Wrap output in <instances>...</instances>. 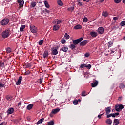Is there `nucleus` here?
<instances>
[{
    "label": "nucleus",
    "instance_id": "obj_43",
    "mask_svg": "<svg viewBox=\"0 0 125 125\" xmlns=\"http://www.w3.org/2000/svg\"><path fill=\"white\" fill-rule=\"evenodd\" d=\"M43 12H44V13L46 14V13H49L50 11L49 10H48L47 9H46L43 11Z\"/></svg>",
    "mask_w": 125,
    "mask_h": 125
},
{
    "label": "nucleus",
    "instance_id": "obj_18",
    "mask_svg": "<svg viewBox=\"0 0 125 125\" xmlns=\"http://www.w3.org/2000/svg\"><path fill=\"white\" fill-rule=\"evenodd\" d=\"M75 30H80L82 29V25L78 24L74 27Z\"/></svg>",
    "mask_w": 125,
    "mask_h": 125
},
{
    "label": "nucleus",
    "instance_id": "obj_39",
    "mask_svg": "<svg viewBox=\"0 0 125 125\" xmlns=\"http://www.w3.org/2000/svg\"><path fill=\"white\" fill-rule=\"evenodd\" d=\"M6 99H7V100H11V96H6Z\"/></svg>",
    "mask_w": 125,
    "mask_h": 125
},
{
    "label": "nucleus",
    "instance_id": "obj_35",
    "mask_svg": "<svg viewBox=\"0 0 125 125\" xmlns=\"http://www.w3.org/2000/svg\"><path fill=\"white\" fill-rule=\"evenodd\" d=\"M87 95V94H86V93L85 92V91H82V92L81 93L82 96H86Z\"/></svg>",
    "mask_w": 125,
    "mask_h": 125
},
{
    "label": "nucleus",
    "instance_id": "obj_24",
    "mask_svg": "<svg viewBox=\"0 0 125 125\" xmlns=\"http://www.w3.org/2000/svg\"><path fill=\"white\" fill-rule=\"evenodd\" d=\"M57 3L60 6H62L63 5V2L61 1V0H57Z\"/></svg>",
    "mask_w": 125,
    "mask_h": 125
},
{
    "label": "nucleus",
    "instance_id": "obj_57",
    "mask_svg": "<svg viewBox=\"0 0 125 125\" xmlns=\"http://www.w3.org/2000/svg\"><path fill=\"white\" fill-rule=\"evenodd\" d=\"M118 19H119V18H118L117 17H114L113 18V20L116 21V20H118Z\"/></svg>",
    "mask_w": 125,
    "mask_h": 125
},
{
    "label": "nucleus",
    "instance_id": "obj_29",
    "mask_svg": "<svg viewBox=\"0 0 125 125\" xmlns=\"http://www.w3.org/2000/svg\"><path fill=\"white\" fill-rule=\"evenodd\" d=\"M25 25H22L20 28V32H23L24 29H25Z\"/></svg>",
    "mask_w": 125,
    "mask_h": 125
},
{
    "label": "nucleus",
    "instance_id": "obj_42",
    "mask_svg": "<svg viewBox=\"0 0 125 125\" xmlns=\"http://www.w3.org/2000/svg\"><path fill=\"white\" fill-rule=\"evenodd\" d=\"M121 26H122V27L125 26V21H123L121 22L120 23Z\"/></svg>",
    "mask_w": 125,
    "mask_h": 125
},
{
    "label": "nucleus",
    "instance_id": "obj_25",
    "mask_svg": "<svg viewBox=\"0 0 125 125\" xmlns=\"http://www.w3.org/2000/svg\"><path fill=\"white\" fill-rule=\"evenodd\" d=\"M64 38L65 40H69V39H70V35H69L68 33H65L64 35Z\"/></svg>",
    "mask_w": 125,
    "mask_h": 125
},
{
    "label": "nucleus",
    "instance_id": "obj_37",
    "mask_svg": "<svg viewBox=\"0 0 125 125\" xmlns=\"http://www.w3.org/2000/svg\"><path fill=\"white\" fill-rule=\"evenodd\" d=\"M78 103H79V101L77 100H75L73 101V104L74 105H78Z\"/></svg>",
    "mask_w": 125,
    "mask_h": 125
},
{
    "label": "nucleus",
    "instance_id": "obj_10",
    "mask_svg": "<svg viewBox=\"0 0 125 125\" xmlns=\"http://www.w3.org/2000/svg\"><path fill=\"white\" fill-rule=\"evenodd\" d=\"M23 77L22 76H20L18 81L16 83V84L17 85H20L21 84V82H22V80Z\"/></svg>",
    "mask_w": 125,
    "mask_h": 125
},
{
    "label": "nucleus",
    "instance_id": "obj_51",
    "mask_svg": "<svg viewBox=\"0 0 125 125\" xmlns=\"http://www.w3.org/2000/svg\"><path fill=\"white\" fill-rule=\"evenodd\" d=\"M110 52H111V53H115V52H116V50L114 51L113 49H111L110 50Z\"/></svg>",
    "mask_w": 125,
    "mask_h": 125
},
{
    "label": "nucleus",
    "instance_id": "obj_53",
    "mask_svg": "<svg viewBox=\"0 0 125 125\" xmlns=\"http://www.w3.org/2000/svg\"><path fill=\"white\" fill-rule=\"evenodd\" d=\"M18 106H22V102L20 101V102L18 104Z\"/></svg>",
    "mask_w": 125,
    "mask_h": 125
},
{
    "label": "nucleus",
    "instance_id": "obj_38",
    "mask_svg": "<svg viewBox=\"0 0 125 125\" xmlns=\"http://www.w3.org/2000/svg\"><path fill=\"white\" fill-rule=\"evenodd\" d=\"M43 43V40H41L39 42V45H42Z\"/></svg>",
    "mask_w": 125,
    "mask_h": 125
},
{
    "label": "nucleus",
    "instance_id": "obj_27",
    "mask_svg": "<svg viewBox=\"0 0 125 125\" xmlns=\"http://www.w3.org/2000/svg\"><path fill=\"white\" fill-rule=\"evenodd\" d=\"M44 4H45V7H46V8H49L50 6H49V4H48V2H47V1H44Z\"/></svg>",
    "mask_w": 125,
    "mask_h": 125
},
{
    "label": "nucleus",
    "instance_id": "obj_47",
    "mask_svg": "<svg viewBox=\"0 0 125 125\" xmlns=\"http://www.w3.org/2000/svg\"><path fill=\"white\" fill-rule=\"evenodd\" d=\"M4 86V83L0 82V87H3Z\"/></svg>",
    "mask_w": 125,
    "mask_h": 125
},
{
    "label": "nucleus",
    "instance_id": "obj_8",
    "mask_svg": "<svg viewBox=\"0 0 125 125\" xmlns=\"http://www.w3.org/2000/svg\"><path fill=\"white\" fill-rule=\"evenodd\" d=\"M18 3L19 4V7H23L24 6V0H18Z\"/></svg>",
    "mask_w": 125,
    "mask_h": 125
},
{
    "label": "nucleus",
    "instance_id": "obj_20",
    "mask_svg": "<svg viewBox=\"0 0 125 125\" xmlns=\"http://www.w3.org/2000/svg\"><path fill=\"white\" fill-rule=\"evenodd\" d=\"M105 123L107 125H112V123H113V121H112V120L110 119H108L105 121Z\"/></svg>",
    "mask_w": 125,
    "mask_h": 125
},
{
    "label": "nucleus",
    "instance_id": "obj_59",
    "mask_svg": "<svg viewBox=\"0 0 125 125\" xmlns=\"http://www.w3.org/2000/svg\"><path fill=\"white\" fill-rule=\"evenodd\" d=\"M114 114L115 115V116H119V115H120V113H119V112H117V113H115Z\"/></svg>",
    "mask_w": 125,
    "mask_h": 125
},
{
    "label": "nucleus",
    "instance_id": "obj_30",
    "mask_svg": "<svg viewBox=\"0 0 125 125\" xmlns=\"http://www.w3.org/2000/svg\"><path fill=\"white\" fill-rule=\"evenodd\" d=\"M69 48H70V49H74V48H76V46L75 45V44H71V45H70L69 46Z\"/></svg>",
    "mask_w": 125,
    "mask_h": 125
},
{
    "label": "nucleus",
    "instance_id": "obj_50",
    "mask_svg": "<svg viewBox=\"0 0 125 125\" xmlns=\"http://www.w3.org/2000/svg\"><path fill=\"white\" fill-rule=\"evenodd\" d=\"M84 56L85 57H89V53H86L84 54Z\"/></svg>",
    "mask_w": 125,
    "mask_h": 125
},
{
    "label": "nucleus",
    "instance_id": "obj_31",
    "mask_svg": "<svg viewBox=\"0 0 125 125\" xmlns=\"http://www.w3.org/2000/svg\"><path fill=\"white\" fill-rule=\"evenodd\" d=\"M47 125H54V121H51L50 122H47Z\"/></svg>",
    "mask_w": 125,
    "mask_h": 125
},
{
    "label": "nucleus",
    "instance_id": "obj_16",
    "mask_svg": "<svg viewBox=\"0 0 125 125\" xmlns=\"http://www.w3.org/2000/svg\"><path fill=\"white\" fill-rule=\"evenodd\" d=\"M90 35L92 38H96V37H97V32L94 31L91 32Z\"/></svg>",
    "mask_w": 125,
    "mask_h": 125
},
{
    "label": "nucleus",
    "instance_id": "obj_62",
    "mask_svg": "<svg viewBox=\"0 0 125 125\" xmlns=\"http://www.w3.org/2000/svg\"><path fill=\"white\" fill-rule=\"evenodd\" d=\"M30 74V72H28L27 73H26V75H29Z\"/></svg>",
    "mask_w": 125,
    "mask_h": 125
},
{
    "label": "nucleus",
    "instance_id": "obj_28",
    "mask_svg": "<svg viewBox=\"0 0 125 125\" xmlns=\"http://www.w3.org/2000/svg\"><path fill=\"white\" fill-rule=\"evenodd\" d=\"M36 5H37V3H36V2L33 1L31 2V7L34 8L35 7V6H36Z\"/></svg>",
    "mask_w": 125,
    "mask_h": 125
},
{
    "label": "nucleus",
    "instance_id": "obj_12",
    "mask_svg": "<svg viewBox=\"0 0 125 125\" xmlns=\"http://www.w3.org/2000/svg\"><path fill=\"white\" fill-rule=\"evenodd\" d=\"M13 112H14V109H13V108H10L7 111L8 115H11V114H13Z\"/></svg>",
    "mask_w": 125,
    "mask_h": 125
},
{
    "label": "nucleus",
    "instance_id": "obj_32",
    "mask_svg": "<svg viewBox=\"0 0 125 125\" xmlns=\"http://www.w3.org/2000/svg\"><path fill=\"white\" fill-rule=\"evenodd\" d=\"M6 51L7 53H10L11 52V48H10V47H7L6 49Z\"/></svg>",
    "mask_w": 125,
    "mask_h": 125
},
{
    "label": "nucleus",
    "instance_id": "obj_40",
    "mask_svg": "<svg viewBox=\"0 0 125 125\" xmlns=\"http://www.w3.org/2000/svg\"><path fill=\"white\" fill-rule=\"evenodd\" d=\"M108 43H109V45H108V47H111V46L113 45V42H111V41H110L108 42Z\"/></svg>",
    "mask_w": 125,
    "mask_h": 125
},
{
    "label": "nucleus",
    "instance_id": "obj_4",
    "mask_svg": "<svg viewBox=\"0 0 125 125\" xmlns=\"http://www.w3.org/2000/svg\"><path fill=\"white\" fill-rule=\"evenodd\" d=\"M30 31L33 34H36L38 32V28L35 25L32 24L30 25Z\"/></svg>",
    "mask_w": 125,
    "mask_h": 125
},
{
    "label": "nucleus",
    "instance_id": "obj_36",
    "mask_svg": "<svg viewBox=\"0 0 125 125\" xmlns=\"http://www.w3.org/2000/svg\"><path fill=\"white\" fill-rule=\"evenodd\" d=\"M88 21V19H87V18H86V17H84V18L83 19V21L85 23H86Z\"/></svg>",
    "mask_w": 125,
    "mask_h": 125
},
{
    "label": "nucleus",
    "instance_id": "obj_21",
    "mask_svg": "<svg viewBox=\"0 0 125 125\" xmlns=\"http://www.w3.org/2000/svg\"><path fill=\"white\" fill-rule=\"evenodd\" d=\"M48 56V51H45L44 52V53L43 54V58H46Z\"/></svg>",
    "mask_w": 125,
    "mask_h": 125
},
{
    "label": "nucleus",
    "instance_id": "obj_58",
    "mask_svg": "<svg viewBox=\"0 0 125 125\" xmlns=\"http://www.w3.org/2000/svg\"><path fill=\"white\" fill-rule=\"evenodd\" d=\"M117 29H118V27L114 26L113 28H112V30H117Z\"/></svg>",
    "mask_w": 125,
    "mask_h": 125
},
{
    "label": "nucleus",
    "instance_id": "obj_22",
    "mask_svg": "<svg viewBox=\"0 0 125 125\" xmlns=\"http://www.w3.org/2000/svg\"><path fill=\"white\" fill-rule=\"evenodd\" d=\"M98 84V81H96L95 82L91 83L92 87H95V86H97Z\"/></svg>",
    "mask_w": 125,
    "mask_h": 125
},
{
    "label": "nucleus",
    "instance_id": "obj_13",
    "mask_svg": "<svg viewBox=\"0 0 125 125\" xmlns=\"http://www.w3.org/2000/svg\"><path fill=\"white\" fill-rule=\"evenodd\" d=\"M60 111V109L59 108H56L52 110L51 114H54V115H55V114H57L58 112Z\"/></svg>",
    "mask_w": 125,
    "mask_h": 125
},
{
    "label": "nucleus",
    "instance_id": "obj_52",
    "mask_svg": "<svg viewBox=\"0 0 125 125\" xmlns=\"http://www.w3.org/2000/svg\"><path fill=\"white\" fill-rule=\"evenodd\" d=\"M106 115H107L106 118H110L112 117V113L110 114H106Z\"/></svg>",
    "mask_w": 125,
    "mask_h": 125
},
{
    "label": "nucleus",
    "instance_id": "obj_15",
    "mask_svg": "<svg viewBox=\"0 0 125 125\" xmlns=\"http://www.w3.org/2000/svg\"><path fill=\"white\" fill-rule=\"evenodd\" d=\"M33 107H34V104H29L26 107V109L28 111H30V110H32V109H33Z\"/></svg>",
    "mask_w": 125,
    "mask_h": 125
},
{
    "label": "nucleus",
    "instance_id": "obj_17",
    "mask_svg": "<svg viewBox=\"0 0 125 125\" xmlns=\"http://www.w3.org/2000/svg\"><path fill=\"white\" fill-rule=\"evenodd\" d=\"M86 43H87V41L83 40L80 43V44L81 46H84Z\"/></svg>",
    "mask_w": 125,
    "mask_h": 125
},
{
    "label": "nucleus",
    "instance_id": "obj_11",
    "mask_svg": "<svg viewBox=\"0 0 125 125\" xmlns=\"http://www.w3.org/2000/svg\"><path fill=\"white\" fill-rule=\"evenodd\" d=\"M98 33L100 35H101V34H103L104 33V28L102 27H99L98 29Z\"/></svg>",
    "mask_w": 125,
    "mask_h": 125
},
{
    "label": "nucleus",
    "instance_id": "obj_45",
    "mask_svg": "<svg viewBox=\"0 0 125 125\" xmlns=\"http://www.w3.org/2000/svg\"><path fill=\"white\" fill-rule=\"evenodd\" d=\"M61 43H62V44H64V43H66V40L65 39L62 40Z\"/></svg>",
    "mask_w": 125,
    "mask_h": 125
},
{
    "label": "nucleus",
    "instance_id": "obj_46",
    "mask_svg": "<svg viewBox=\"0 0 125 125\" xmlns=\"http://www.w3.org/2000/svg\"><path fill=\"white\" fill-rule=\"evenodd\" d=\"M42 80H43L42 78L39 79V80H38L39 83H42Z\"/></svg>",
    "mask_w": 125,
    "mask_h": 125
},
{
    "label": "nucleus",
    "instance_id": "obj_19",
    "mask_svg": "<svg viewBox=\"0 0 125 125\" xmlns=\"http://www.w3.org/2000/svg\"><path fill=\"white\" fill-rule=\"evenodd\" d=\"M105 112L106 113V115H108L109 113H111V107H108L105 108Z\"/></svg>",
    "mask_w": 125,
    "mask_h": 125
},
{
    "label": "nucleus",
    "instance_id": "obj_14",
    "mask_svg": "<svg viewBox=\"0 0 125 125\" xmlns=\"http://www.w3.org/2000/svg\"><path fill=\"white\" fill-rule=\"evenodd\" d=\"M60 28V26L58 24H55L53 26V31H58Z\"/></svg>",
    "mask_w": 125,
    "mask_h": 125
},
{
    "label": "nucleus",
    "instance_id": "obj_6",
    "mask_svg": "<svg viewBox=\"0 0 125 125\" xmlns=\"http://www.w3.org/2000/svg\"><path fill=\"white\" fill-rule=\"evenodd\" d=\"M83 37H81L80 38H79L78 39L73 40V43L75 45H76L77 44H79V43H80V42H82V41H83Z\"/></svg>",
    "mask_w": 125,
    "mask_h": 125
},
{
    "label": "nucleus",
    "instance_id": "obj_33",
    "mask_svg": "<svg viewBox=\"0 0 125 125\" xmlns=\"http://www.w3.org/2000/svg\"><path fill=\"white\" fill-rule=\"evenodd\" d=\"M103 16H104V17H107L108 16V12H103L102 13Z\"/></svg>",
    "mask_w": 125,
    "mask_h": 125
},
{
    "label": "nucleus",
    "instance_id": "obj_34",
    "mask_svg": "<svg viewBox=\"0 0 125 125\" xmlns=\"http://www.w3.org/2000/svg\"><path fill=\"white\" fill-rule=\"evenodd\" d=\"M62 51H64V52H67V51H68V47L66 46L62 47Z\"/></svg>",
    "mask_w": 125,
    "mask_h": 125
},
{
    "label": "nucleus",
    "instance_id": "obj_55",
    "mask_svg": "<svg viewBox=\"0 0 125 125\" xmlns=\"http://www.w3.org/2000/svg\"><path fill=\"white\" fill-rule=\"evenodd\" d=\"M102 115H103V114H100V115H98V118H99V119H101Z\"/></svg>",
    "mask_w": 125,
    "mask_h": 125
},
{
    "label": "nucleus",
    "instance_id": "obj_61",
    "mask_svg": "<svg viewBox=\"0 0 125 125\" xmlns=\"http://www.w3.org/2000/svg\"><path fill=\"white\" fill-rule=\"evenodd\" d=\"M122 2H123V3H124V4H125V0H123Z\"/></svg>",
    "mask_w": 125,
    "mask_h": 125
},
{
    "label": "nucleus",
    "instance_id": "obj_1",
    "mask_svg": "<svg viewBox=\"0 0 125 125\" xmlns=\"http://www.w3.org/2000/svg\"><path fill=\"white\" fill-rule=\"evenodd\" d=\"M9 31L8 30H5L2 33V37L4 39H6V38H8L9 37Z\"/></svg>",
    "mask_w": 125,
    "mask_h": 125
},
{
    "label": "nucleus",
    "instance_id": "obj_3",
    "mask_svg": "<svg viewBox=\"0 0 125 125\" xmlns=\"http://www.w3.org/2000/svg\"><path fill=\"white\" fill-rule=\"evenodd\" d=\"M58 47L51 48V54L52 55H57L58 54Z\"/></svg>",
    "mask_w": 125,
    "mask_h": 125
},
{
    "label": "nucleus",
    "instance_id": "obj_54",
    "mask_svg": "<svg viewBox=\"0 0 125 125\" xmlns=\"http://www.w3.org/2000/svg\"><path fill=\"white\" fill-rule=\"evenodd\" d=\"M6 125V123L5 122H3L1 124H0V125Z\"/></svg>",
    "mask_w": 125,
    "mask_h": 125
},
{
    "label": "nucleus",
    "instance_id": "obj_63",
    "mask_svg": "<svg viewBox=\"0 0 125 125\" xmlns=\"http://www.w3.org/2000/svg\"><path fill=\"white\" fill-rule=\"evenodd\" d=\"M104 0H101V2H103V1H104Z\"/></svg>",
    "mask_w": 125,
    "mask_h": 125
},
{
    "label": "nucleus",
    "instance_id": "obj_56",
    "mask_svg": "<svg viewBox=\"0 0 125 125\" xmlns=\"http://www.w3.org/2000/svg\"><path fill=\"white\" fill-rule=\"evenodd\" d=\"M111 117H112L113 118H115L116 115L115 114V113H111Z\"/></svg>",
    "mask_w": 125,
    "mask_h": 125
},
{
    "label": "nucleus",
    "instance_id": "obj_41",
    "mask_svg": "<svg viewBox=\"0 0 125 125\" xmlns=\"http://www.w3.org/2000/svg\"><path fill=\"white\" fill-rule=\"evenodd\" d=\"M0 67H4V63L2 62H0Z\"/></svg>",
    "mask_w": 125,
    "mask_h": 125
},
{
    "label": "nucleus",
    "instance_id": "obj_64",
    "mask_svg": "<svg viewBox=\"0 0 125 125\" xmlns=\"http://www.w3.org/2000/svg\"><path fill=\"white\" fill-rule=\"evenodd\" d=\"M124 41H125V36L123 38Z\"/></svg>",
    "mask_w": 125,
    "mask_h": 125
},
{
    "label": "nucleus",
    "instance_id": "obj_9",
    "mask_svg": "<svg viewBox=\"0 0 125 125\" xmlns=\"http://www.w3.org/2000/svg\"><path fill=\"white\" fill-rule=\"evenodd\" d=\"M61 23H62V20H58V19L55 20L53 22V23L54 25H58V24H61Z\"/></svg>",
    "mask_w": 125,
    "mask_h": 125
},
{
    "label": "nucleus",
    "instance_id": "obj_23",
    "mask_svg": "<svg viewBox=\"0 0 125 125\" xmlns=\"http://www.w3.org/2000/svg\"><path fill=\"white\" fill-rule=\"evenodd\" d=\"M113 124L114 125H118L119 124H120V121L119 119H114Z\"/></svg>",
    "mask_w": 125,
    "mask_h": 125
},
{
    "label": "nucleus",
    "instance_id": "obj_44",
    "mask_svg": "<svg viewBox=\"0 0 125 125\" xmlns=\"http://www.w3.org/2000/svg\"><path fill=\"white\" fill-rule=\"evenodd\" d=\"M121 1H122V0H114V2H115V3H120V2H121Z\"/></svg>",
    "mask_w": 125,
    "mask_h": 125
},
{
    "label": "nucleus",
    "instance_id": "obj_2",
    "mask_svg": "<svg viewBox=\"0 0 125 125\" xmlns=\"http://www.w3.org/2000/svg\"><path fill=\"white\" fill-rule=\"evenodd\" d=\"M9 23V20L7 18L2 20L0 21V24L2 26H5Z\"/></svg>",
    "mask_w": 125,
    "mask_h": 125
},
{
    "label": "nucleus",
    "instance_id": "obj_60",
    "mask_svg": "<svg viewBox=\"0 0 125 125\" xmlns=\"http://www.w3.org/2000/svg\"><path fill=\"white\" fill-rule=\"evenodd\" d=\"M121 86L122 87V88H125V85H124L123 84L121 85Z\"/></svg>",
    "mask_w": 125,
    "mask_h": 125
},
{
    "label": "nucleus",
    "instance_id": "obj_49",
    "mask_svg": "<svg viewBox=\"0 0 125 125\" xmlns=\"http://www.w3.org/2000/svg\"><path fill=\"white\" fill-rule=\"evenodd\" d=\"M77 2L78 3V5H83V3H82L80 1V0H78Z\"/></svg>",
    "mask_w": 125,
    "mask_h": 125
},
{
    "label": "nucleus",
    "instance_id": "obj_48",
    "mask_svg": "<svg viewBox=\"0 0 125 125\" xmlns=\"http://www.w3.org/2000/svg\"><path fill=\"white\" fill-rule=\"evenodd\" d=\"M68 10H69V11H74V7H70L69 8H68Z\"/></svg>",
    "mask_w": 125,
    "mask_h": 125
},
{
    "label": "nucleus",
    "instance_id": "obj_5",
    "mask_svg": "<svg viewBox=\"0 0 125 125\" xmlns=\"http://www.w3.org/2000/svg\"><path fill=\"white\" fill-rule=\"evenodd\" d=\"M124 105L123 104H119V105H116L115 106V110L117 111V112H120L124 109Z\"/></svg>",
    "mask_w": 125,
    "mask_h": 125
},
{
    "label": "nucleus",
    "instance_id": "obj_26",
    "mask_svg": "<svg viewBox=\"0 0 125 125\" xmlns=\"http://www.w3.org/2000/svg\"><path fill=\"white\" fill-rule=\"evenodd\" d=\"M44 120V119L43 118H42V119H40L37 123V125H40V124H42L43 121Z\"/></svg>",
    "mask_w": 125,
    "mask_h": 125
},
{
    "label": "nucleus",
    "instance_id": "obj_7",
    "mask_svg": "<svg viewBox=\"0 0 125 125\" xmlns=\"http://www.w3.org/2000/svg\"><path fill=\"white\" fill-rule=\"evenodd\" d=\"M80 68H81V69L83 68H87V69H90V68H91V65L90 64H87L83 63L80 65Z\"/></svg>",
    "mask_w": 125,
    "mask_h": 125
}]
</instances>
